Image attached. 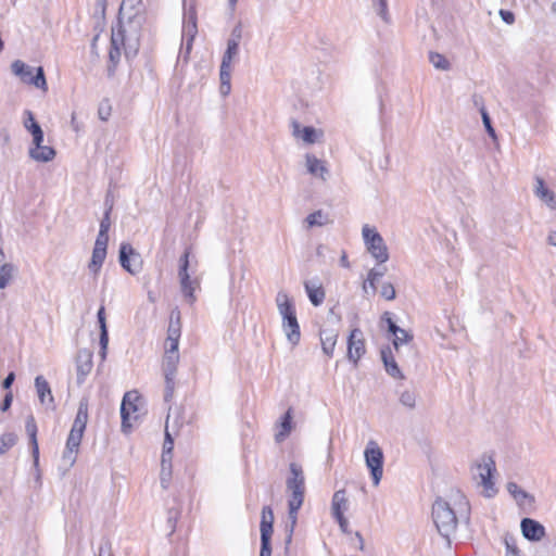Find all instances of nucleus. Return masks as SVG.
Instances as JSON below:
<instances>
[{
  "label": "nucleus",
  "mask_w": 556,
  "mask_h": 556,
  "mask_svg": "<svg viewBox=\"0 0 556 556\" xmlns=\"http://www.w3.org/2000/svg\"><path fill=\"white\" fill-rule=\"evenodd\" d=\"M12 402H13V394L11 391H9L4 394L3 400L0 403V410L7 412L11 407Z\"/></svg>",
  "instance_id": "obj_59"
},
{
  "label": "nucleus",
  "mask_w": 556,
  "mask_h": 556,
  "mask_svg": "<svg viewBox=\"0 0 556 556\" xmlns=\"http://www.w3.org/2000/svg\"><path fill=\"white\" fill-rule=\"evenodd\" d=\"M393 337L394 338L392 340V344L396 351L399 350L400 345L413 341L414 338L412 333L403 328L401 331L396 332V334H393Z\"/></svg>",
  "instance_id": "obj_42"
},
{
  "label": "nucleus",
  "mask_w": 556,
  "mask_h": 556,
  "mask_svg": "<svg viewBox=\"0 0 556 556\" xmlns=\"http://www.w3.org/2000/svg\"><path fill=\"white\" fill-rule=\"evenodd\" d=\"M304 288L306 294L314 306H319L325 300V290L320 283L305 281Z\"/></svg>",
  "instance_id": "obj_27"
},
{
  "label": "nucleus",
  "mask_w": 556,
  "mask_h": 556,
  "mask_svg": "<svg viewBox=\"0 0 556 556\" xmlns=\"http://www.w3.org/2000/svg\"><path fill=\"white\" fill-rule=\"evenodd\" d=\"M105 257L106 250L93 247L91 261L88 264V268L94 276H97L100 273V269L103 265Z\"/></svg>",
  "instance_id": "obj_34"
},
{
  "label": "nucleus",
  "mask_w": 556,
  "mask_h": 556,
  "mask_svg": "<svg viewBox=\"0 0 556 556\" xmlns=\"http://www.w3.org/2000/svg\"><path fill=\"white\" fill-rule=\"evenodd\" d=\"M191 247H187L178 261V278L180 283V291L185 300L192 305L197 301L194 291L195 288L200 287V281L198 278L191 279V275L189 273V268L191 267Z\"/></svg>",
  "instance_id": "obj_5"
},
{
  "label": "nucleus",
  "mask_w": 556,
  "mask_h": 556,
  "mask_svg": "<svg viewBox=\"0 0 556 556\" xmlns=\"http://www.w3.org/2000/svg\"><path fill=\"white\" fill-rule=\"evenodd\" d=\"M535 182V195L545 202L551 208H556L555 193L546 187L544 179L540 176H536Z\"/></svg>",
  "instance_id": "obj_23"
},
{
  "label": "nucleus",
  "mask_w": 556,
  "mask_h": 556,
  "mask_svg": "<svg viewBox=\"0 0 556 556\" xmlns=\"http://www.w3.org/2000/svg\"><path fill=\"white\" fill-rule=\"evenodd\" d=\"M31 136H33V144H34L33 148H40V146H43L42 143L45 140V134H43L42 128H40L36 131H33Z\"/></svg>",
  "instance_id": "obj_56"
},
{
  "label": "nucleus",
  "mask_w": 556,
  "mask_h": 556,
  "mask_svg": "<svg viewBox=\"0 0 556 556\" xmlns=\"http://www.w3.org/2000/svg\"><path fill=\"white\" fill-rule=\"evenodd\" d=\"M142 397L138 391L132 390L125 393L121 404L122 430L127 433L131 429L130 419L137 420L139 417V404Z\"/></svg>",
  "instance_id": "obj_9"
},
{
  "label": "nucleus",
  "mask_w": 556,
  "mask_h": 556,
  "mask_svg": "<svg viewBox=\"0 0 556 556\" xmlns=\"http://www.w3.org/2000/svg\"><path fill=\"white\" fill-rule=\"evenodd\" d=\"M25 119H24V127L31 134L33 131H36L41 128V126L38 124V122L35 119V116L31 111L26 110L25 111Z\"/></svg>",
  "instance_id": "obj_47"
},
{
  "label": "nucleus",
  "mask_w": 556,
  "mask_h": 556,
  "mask_svg": "<svg viewBox=\"0 0 556 556\" xmlns=\"http://www.w3.org/2000/svg\"><path fill=\"white\" fill-rule=\"evenodd\" d=\"M99 556H113V554L111 552V543L109 541H106L100 545Z\"/></svg>",
  "instance_id": "obj_64"
},
{
  "label": "nucleus",
  "mask_w": 556,
  "mask_h": 556,
  "mask_svg": "<svg viewBox=\"0 0 556 556\" xmlns=\"http://www.w3.org/2000/svg\"><path fill=\"white\" fill-rule=\"evenodd\" d=\"M108 243H109V231H103V230L99 229V233L97 236L94 247L102 248V249L106 250Z\"/></svg>",
  "instance_id": "obj_52"
},
{
  "label": "nucleus",
  "mask_w": 556,
  "mask_h": 556,
  "mask_svg": "<svg viewBox=\"0 0 556 556\" xmlns=\"http://www.w3.org/2000/svg\"><path fill=\"white\" fill-rule=\"evenodd\" d=\"M11 142V136L5 127L0 128V147L5 148Z\"/></svg>",
  "instance_id": "obj_61"
},
{
  "label": "nucleus",
  "mask_w": 556,
  "mask_h": 556,
  "mask_svg": "<svg viewBox=\"0 0 556 556\" xmlns=\"http://www.w3.org/2000/svg\"><path fill=\"white\" fill-rule=\"evenodd\" d=\"M197 11L193 7H190L185 11L184 23H182V36H197Z\"/></svg>",
  "instance_id": "obj_26"
},
{
  "label": "nucleus",
  "mask_w": 556,
  "mask_h": 556,
  "mask_svg": "<svg viewBox=\"0 0 556 556\" xmlns=\"http://www.w3.org/2000/svg\"><path fill=\"white\" fill-rule=\"evenodd\" d=\"M260 556H271V536H268L267 531L261 534Z\"/></svg>",
  "instance_id": "obj_48"
},
{
  "label": "nucleus",
  "mask_w": 556,
  "mask_h": 556,
  "mask_svg": "<svg viewBox=\"0 0 556 556\" xmlns=\"http://www.w3.org/2000/svg\"><path fill=\"white\" fill-rule=\"evenodd\" d=\"M290 476L286 480L287 490L290 492L288 498V515L290 519V528L286 538V544H290L292 534L298 520V513L301 509L305 495V477L303 468L298 463H290Z\"/></svg>",
  "instance_id": "obj_1"
},
{
  "label": "nucleus",
  "mask_w": 556,
  "mask_h": 556,
  "mask_svg": "<svg viewBox=\"0 0 556 556\" xmlns=\"http://www.w3.org/2000/svg\"><path fill=\"white\" fill-rule=\"evenodd\" d=\"M28 153L33 160H35L37 162H42V163L52 161L56 155L55 149L50 146H40V148H30Z\"/></svg>",
  "instance_id": "obj_29"
},
{
  "label": "nucleus",
  "mask_w": 556,
  "mask_h": 556,
  "mask_svg": "<svg viewBox=\"0 0 556 556\" xmlns=\"http://www.w3.org/2000/svg\"><path fill=\"white\" fill-rule=\"evenodd\" d=\"M239 45V42L227 40V48L223 54L222 61L231 64L233 58L238 55Z\"/></svg>",
  "instance_id": "obj_40"
},
{
  "label": "nucleus",
  "mask_w": 556,
  "mask_h": 556,
  "mask_svg": "<svg viewBox=\"0 0 556 556\" xmlns=\"http://www.w3.org/2000/svg\"><path fill=\"white\" fill-rule=\"evenodd\" d=\"M111 227V206L104 211L103 217L100 222V230L109 231Z\"/></svg>",
  "instance_id": "obj_55"
},
{
  "label": "nucleus",
  "mask_w": 556,
  "mask_h": 556,
  "mask_svg": "<svg viewBox=\"0 0 556 556\" xmlns=\"http://www.w3.org/2000/svg\"><path fill=\"white\" fill-rule=\"evenodd\" d=\"M380 355L387 374L394 379H404V375L393 356L390 345L382 346Z\"/></svg>",
  "instance_id": "obj_19"
},
{
  "label": "nucleus",
  "mask_w": 556,
  "mask_h": 556,
  "mask_svg": "<svg viewBox=\"0 0 556 556\" xmlns=\"http://www.w3.org/2000/svg\"><path fill=\"white\" fill-rule=\"evenodd\" d=\"M15 372L14 371H10L7 377L2 380L1 382V387L3 390H10L12 384L14 383L15 381Z\"/></svg>",
  "instance_id": "obj_62"
},
{
  "label": "nucleus",
  "mask_w": 556,
  "mask_h": 556,
  "mask_svg": "<svg viewBox=\"0 0 556 556\" xmlns=\"http://www.w3.org/2000/svg\"><path fill=\"white\" fill-rule=\"evenodd\" d=\"M181 336V324L176 321L169 323L167 328V337H180Z\"/></svg>",
  "instance_id": "obj_58"
},
{
  "label": "nucleus",
  "mask_w": 556,
  "mask_h": 556,
  "mask_svg": "<svg viewBox=\"0 0 556 556\" xmlns=\"http://www.w3.org/2000/svg\"><path fill=\"white\" fill-rule=\"evenodd\" d=\"M500 16L503 20V22L508 25H511L515 22V14L513 11L501 9Z\"/></svg>",
  "instance_id": "obj_60"
},
{
  "label": "nucleus",
  "mask_w": 556,
  "mask_h": 556,
  "mask_svg": "<svg viewBox=\"0 0 556 556\" xmlns=\"http://www.w3.org/2000/svg\"><path fill=\"white\" fill-rule=\"evenodd\" d=\"M432 519L440 535L450 542V536L457 529L458 519L451 505L441 497L432 505Z\"/></svg>",
  "instance_id": "obj_4"
},
{
  "label": "nucleus",
  "mask_w": 556,
  "mask_h": 556,
  "mask_svg": "<svg viewBox=\"0 0 556 556\" xmlns=\"http://www.w3.org/2000/svg\"><path fill=\"white\" fill-rule=\"evenodd\" d=\"M429 61L431 64L441 71H448L451 68L450 61L441 53L439 52H430L429 53Z\"/></svg>",
  "instance_id": "obj_36"
},
{
  "label": "nucleus",
  "mask_w": 556,
  "mask_h": 556,
  "mask_svg": "<svg viewBox=\"0 0 556 556\" xmlns=\"http://www.w3.org/2000/svg\"><path fill=\"white\" fill-rule=\"evenodd\" d=\"M348 358L350 362L357 366L359 359L366 353V343L364 339L363 331L359 328H354L351 330L348 337Z\"/></svg>",
  "instance_id": "obj_13"
},
{
  "label": "nucleus",
  "mask_w": 556,
  "mask_h": 556,
  "mask_svg": "<svg viewBox=\"0 0 556 556\" xmlns=\"http://www.w3.org/2000/svg\"><path fill=\"white\" fill-rule=\"evenodd\" d=\"M180 337H167L166 338V352L178 353Z\"/></svg>",
  "instance_id": "obj_54"
},
{
  "label": "nucleus",
  "mask_w": 556,
  "mask_h": 556,
  "mask_svg": "<svg viewBox=\"0 0 556 556\" xmlns=\"http://www.w3.org/2000/svg\"><path fill=\"white\" fill-rule=\"evenodd\" d=\"M15 271L16 267L11 263H4L0 266V290L9 285Z\"/></svg>",
  "instance_id": "obj_35"
},
{
  "label": "nucleus",
  "mask_w": 556,
  "mask_h": 556,
  "mask_svg": "<svg viewBox=\"0 0 556 556\" xmlns=\"http://www.w3.org/2000/svg\"><path fill=\"white\" fill-rule=\"evenodd\" d=\"M506 489L508 493L517 501V503L521 504L523 503L525 498L530 497V495L519 488V485L516 482L509 481L506 484Z\"/></svg>",
  "instance_id": "obj_39"
},
{
  "label": "nucleus",
  "mask_w": 556,
  "mask_h": 556,
  "mask_svg": "<svg viewBox=\"0 0 556 556\" xmlns=\"http://www.w3.org/2000/svg\"><path fill=\"white\" fill-rule=\"evenodd\" d=\"M282 329L286 333L288 342L292 346L298 345L301 339V331L296 314L282 319Z\"/></svg>",
  "instance_id": "obj_22"
},
{
  "label": "nucleus",
  "mask_w": 556,
  "mask_h": 556,
  "mask_svg": "<svg viewBox=\"0 0 556 556\" xmlns=\"http://www.w3.org/2000/svg\"><path fill=\"white\" fill-rule=\"evenodd\" d=\"M290 125L294 137L302 138L306 143H314L316 141V129L313 126H304L301 128L296 119H291Z\"/></svg>",
  "instance_id": "obj_24"
},
{
  "label": "nucleus",
  "mask_w": 556,
  "mask_h": 556,
  "mask_svg": "<svg viewBox=\"0 0 556 556\" xmlns=\"http://www.w3.org/2000/svg\"><path fill=\"white\" fill-rule=\"evenodd\" d=\"M274 511L271 506L265 505L262 508V518H261V525L260 530L261 534H263L265 531H267L268 536L273 535L274 532Z\"/></svg>",
  "instance_id": "obj_30"
},
{
  "label": "nucleus",
  "mask_w": 556,
  "mask_h": 556,
  "mask_svg": "<svg viewBox=\"0 0 556 556\" xmlns=\"http://www.w3.org/2000/svg\"><path fill=\"white\" fill-rule=\"evenodd\" d=\"M339 336L338 328H321L319 330V338L323 352L328 356H333L334 346Z\"/></svg>",
  "instance_id": "obj_21"
},
{
  "label": "nucleus",
  "mask_w": 556,
  "mask_h": 556,
  "mask_svg": "<svg viewBox=\"0 0 556 556\" xmlns=\"http://www.w3.org/2000/svg\"><path fill=\"white\" fill-rule=\"evenodd\" d=\"M92 352L83 349L79 350L76 357V371H77V384L81 386L86 377L90 374L92 369Z\"/></svg>",
  "instance_id": "obj_15"
},
{
  "label": "nucleus",
  "mask_w": 556,
  "mask_h": 556,
  "mask_svg": "<svg viewBox=\"0 0 556 556\" xmlns=\"http://www.w3.org/2000/svg\"><path fill=\"white\" fill-rule=\"evenodd\" d=\"M416 399L417 393L415 391L405 390L400 394V403L409 409L415 408Z\"/></svg>",
  "instance_id": "obj_41"
},
{
  "label": "nucleus",
  "mask_w": 556,
  "mask_h": 556,
  "mask_svg": "<svg viewBox=\"0 0 556 556\" xmlns=\"http://www.w3.org/2000/svg\"><path fill=\"white\" fill-rule=\"evenodd\" d=\"M179 510L175 509V508H170L168 509V514H167V523L170 528V532L173 533L175 530H176V522H177V519L179 517Z\"/></svg>",
  "instance_id": "obj_53"
},
{
  "label": "nucleus",
  "mask_w": 556,
  "mask_h": 556,
  "mask_svg": "<svg viewBox=\"0 0 556 556\" xmlns=\"http://www.w3.org/2000/svg\"><path fill=\"white\" fill-rule=\"evenodd\" d=\"M480 112H481L482 122H483V125L485 127V130H486L488 135L491 138L496 139V132H495L494 127L492 126V121H491L490 115L488 114V112L485 111L484 108H482L480 110Z\"/></svg>",
  "instance_id": "obj_49"
},
{
  "label": "nucleus",
  "mask_w": 556,
  "mask_h": 556,
  "mask_svg": "<svg viewBox=\"0 0 556 556\" xmlns=\"http://www.w3.org/2000/svg\"><path fill=\"white\" fill-rule=\"evenodd\" d=\"M242 38V25L241 23H238L231 30L230 37L228 40L239 42Z\"/></svg>",
  "instance_id": "obj_57"
},
{
  "label": "nucleus",
  "mask_w": 556,
  "mask_h": 556,
  "mask_svg": "<svg viewBox=\"0 0 556 556\" xmlns=\"http://www.w3.org/2000/svg\"><path fill=\"white\" fill-rule=\"evenodd\" d=\"M363 239L367 251L377 261L378 264H383L389 260L388 247L382 236L368 225H364L362 229Z\"/></svg>",
  "instance_id": "obj_7"
},
{
  "label": "nucleus",
  "mask_w": 556,
  "mask_h": 556,
  "mask_svg": "<svg viewBox=\"0 0 556 556\" xmlns=\"http://www.w3.org/2000/svg\"><path fill=\"white\" fill-rule=\"evenodd\" d=\"M25 430L29 438V447H30L31 456L34 458V466L38 467V465H39V445H38V441H37L38 428H37L35 417L33 415H29L26 418Z\"/></svg>",
  "instance_id": "obj_18"
},
{
  "label": "nucleus",
  "mask_w": 556,
  "mask_h": 556,
  "mask_svg": "<svg viewBox=\"0 0 556 556\" xmlns=\"http://www.w3.org/2000/svg\"><path fill=\"white\" fill-rule=\"evenodd\" d=\"M118 262L123 269L130 275H137L142 269V257L128 242H122L118 251Z\"/></svg>",
  "instance_id": "obj_11"
},
{
  "label": "nucleus",
  "mask_w": 556,
  "mask_h": 556,
  "mask_svg": "<svg viewBox=\"0 0 556 556\" xmlns=\"http://www.w3.org/2000/svg\"><path fill=\"white\" fill-rule=\"evenodd\" d=\"M108 0H96L93 16L98 20H105Z\"/></svg>",
  "instance_id": "obj_50"
},
{
  "label": "nucleus",
  "mask_w": 556,
  "mask_h": 556,
  "mask_svg": "<svg viewBox=\"0 0 556 556\" xmlns=\"http://www.w3.org/2000/svg\"><path fill=\"white\" fill-rule=\"evenodd\" d=\"M172 479V464H161L160 482L161 486L166 490Z\"/></svg>",
  "instance_id": "obj_45"
},
{
  "label": "nucleus",
  "mask_w": 556,
  "mask_h": 556,
  "mask_svg": "<svg viewBox=\"0 0 556 556\" xmlns=\"http://www.w3.org/2000/svg\"><path fill=\"white\" fill-rule=\"evenodd\" d=\"M522 535L530 542H538L545 536V528L538 520L526 517L520 522Z\"/></svg>",
  "instance_id": "obj_16"
},
{
  "label": "nucleus",
  "mask_w": 556,
  "mask_h": 556,
  "mask_svg": "<svg viewBox=\"0 0 556 556\" xmlns=\"http://www.w3.org/2000/svg\"><path fill=\"white\" fill-rule=\"evenodd\" d=\"M381 323H384L387 325V330L391 336L396 334V332L401 331L402 329L393 320V314L390 312H384L381 315Z\"/></svg>",
  "instance_id": "obj_44"
},
{
  "label": "nucleus",
  "mask_w": 556,
  "mask_h": 556,
  "mask_svg": "<svg viewBox=\"0 0 556 556\" xmlns=\"http://www.w3.org/2000/svg\"><path fill=\"white\" fill-rule=\"evenodd\" d=\"M219 92L223 97H227L231 90V64L223 62L220 63L219 68Z\"/></svg>",
  "instance_id": "obj_28"
},
{
  "label": "nucleus",
  "mask_w": 556,
  "mask_h": 556,
  "mask_svg": "<svg viewBox=\"0 0 556 556\" xmlns=\"http://www.w3.org/2000/svg\"><path fill=\"white\" fill-rule=\"evenodd\" d=\"M276 304L282 319L296 314L293 301L282 291L277 293Z\"/></svg>",
  "instance_id": "obj_25"
},
{
  "label": "nucleus",
  "mask_w": 556,
  "mask_h": 556,
  "mask_svg": "<svg viewBox=\"0 0 556 556\" xmlns=\"http://www.w3.org/2000/svg\"><path fill=\"white\" fill-rule=\"evenodd\" d=\"M380 293L381 296L388 301H392L396 296L394 286L391 282H384L381 287Z\"/></svg>",
  "instance_id": "obj_51"
},
{
  "label": "nucleus",
  "mask_w": 556,
  "mask_h": 556,
  "mask_svg": "<svg viewBox=\"0 0 556 556\" xmlns=\"http://www.w3.org/2000/svg\"><path fill=\"white\" fill-rule=\"evenodd\" d=\"M35 388L40 403L54 410L56 408L54 397L50 384L43 376L39 375L35 378Z\"/></svg>",
  "instance_id": "obj_17"
},
{
  "label": "nucleus",
  "mask_w": 556,
  "mask_h": 556,
  "mask_svg": "<svg viewBox=\"0 0 556 556\" xmlns=\"http://www.w3.org/2000/svg\"><path fill=\"white\" fill-rule=\"evenodd\" d=\"M292 430V408H289L280 418V430L276 433L277 442L283 441Z\"/></svg>",
  "instance_id": "obj_33"
},
{
  "label": "nucleus",
  "mask_w": 556,
  "mask_h": 556,
  "mask_svg": "<svg viewBox=\"0 0 556 556\" xmlns=\"http://www.w3.org/2000/svg\"><path fill=\"white\" fill-rule=\"evenodd\" d=\"M305 159L308 173L314 176H318L321 179H325L324 175L328 173V169L326 168L324 163L320 160H318L315 155L308 153L306 154Z\"/></svg>",
  "instance_id": "obj_31"
},
{
  "label": "nucleus",
  "mask_w": 556,
  "mask_h": 556,
  "mask_svg": "<svg viewBox=\"0 0 556 556\" xmlns=\"http://www.w3.org/2000/svg\"><path fill=\"white\" fill-rule=\"evenodd\" d=\"M372 5L376 9L377 14L381 17V20L386 24L391 23V16L388 10V1L387 0H371Z\"/></svg>",
  "instance_id": "obj_38"
},
{
  "label": "nucleus",
  "mask_w": 556,
  "mask_h": 556,
  "mask_svg": "<svg viewBox=\"0 0 556 556\" xmlns=\"http://www.w3.org/2000/svg\"><path fill=\"white\" fill-rule=\"evenodd\" d=\"M88 422V400L83 397L79 401L78 409L71 431L68 433L62 458L72 467L76 463L77 453L81 443L84 432Z\"/></svg>",
  "instance_id": "obj_2"
},
{
  "label": "nucleus",
  "mask_w": 556,
  "mask_h": 556,
  "mask_svg": "<svg viewBox=\"0 0 556 556\" xmlns=\"http://www.w3.org/2000/svg\"><path fill=\"white\" fill-rule=\"evenodd\" d=\"M345 494L346 492L344 489L334 492L331 501L332 516L344 514V510L348 508V498Z\"/></svg>",
  "instance_id": "obj_32"
},
{
  "label": "nucleus",
  "mask_w": 556,
  "mask_h": 556,
  "mask_svg": "<svg viewBox=\"0 0 556 556\" xmlns=\"http://www.w3.org/2000/svg\"><path fill=\"white\" fill-rule=\"evenodd\" d=\"M17 442V435L14 432H4L0 437V455H4Z\"/></svg>",
  "instance_id": "obj_37"
},
{
  "label": "nucleus",
  "mask_w": 556,
  "mask_h": 556,
  "mask_svg": "<svg viewBox=\"0 0 556 556\" xmlns=\"http://www.w3.org/2000/svg\"><path fill=\"white\" fill-rule=\"evenodd\" d=\"M179 362V354L173 352H166L163 362V371L165 377V391L164 401L169 402L174 395L175 389V376L177 372V365Z\"/></svg>",
  "instance_id": "obj_12"
},
{
  "label": "nucleus",
  "mask_w": 556,
  "mask_h": 556,
  "mask_svg": "<svg viewBox=\"0 0 556 556\" xmlns=\"http://www.w3.org/2000/svg\"><path fill=\"white\" fill-rule=\"evenodd\" d=\"M482 462L477 464L479 470L480 484L484 489V496L493 497L497 493L494 482L492 481L493 473L496 471L495 460L492 455H482Z\"/></svg>",
  "instance_id": "obj_10"
},
{
  "label": "nucleus",
  "mask_w": 556,
  "mask_h": 556,
  "mask_svg": "<svg viewBox=\"0 0 556 556\" xmlns=\"http://www.w3.org/2000/svg\"><path fill=\"white\" fill-rule=\"evenodd\" d=\"M122 14L127 15L128 39L136 43L134 54L138 51V42L141 37L142 26L146 23V9L142 0H123L118 10L117 26L122 22Z\"/></svg>",
  "instance_id": "obj_3"
},
{
  "label": "nucleus",
  "mask_w": 556,
  "mask_h": 556,
  "mask_svg": "<svg viewBox=\"0 0 556 556\" xmlns=\"http://www.w3.org/2000/svg\"><path fill=\"white\" fill-rule=\"evenodd\" d=\"M112 112V106L109 99H103L98 106V116L101 121L106 122Z\"/></svg>",
  "instance_id": "obj_46"
},
{
  "label": "nucleus",
  "mask_w": 556,
  "mask_h": 556,
  "mask_svg": "<svg viewBox=\"0 0 556 556\" xmlns=\"http://www.w3.org/2000/svg\"><path fill=\"white\" fill-rule=\"evenodd\" d=\"M366 466L369 469L374 485H378L383 473V452L378 443L370 440L364 451Z\"/></svg>",
  "instance_id": "obj_8"
},
{
  "label": "nucleus",
  "mask_w": 556,
  "mask_h": 556,
  "mask_svg": "<svg viewBox=\"0 0 556 556\" xmlns=\"http://www.w3.org/2000/svg\"><path fill=\"white\" fill-rule=\"evenodd\" d=\"M11 70L12 73L17 76L22 83L33 85L43 91L48 90L47 79L42 66L34 68L21 60H15L11 64Z\"/></svg>",
  "instance_id": "obj_6"
},
{
  "label": "nucleus",
  "mask_w": 556,
  "mask_h": 556,
  "mask_svg": "<svg viewBox=\"0 0 556 556\" xmlns=\"http://www.w3.org/2000/svg\"><path fill=\"white\" fill-rule=\"evenodd\" d=\"M326 215L321 210L315 211L307 215L306 223L308 227L323 226L326 223Z\"/></svg>",
  "instance_id": "obj_43"
},
{
  "label": "nucleus",
  "mask_w": 556,
  "mask_h": 556,
  "mask_svg": "<svg viewBox=\"0 0 556 556\" xmlns=\"http://www.w3.org/2000/svg\"><path fill=\"white\" fill-rule=\"evenodd\" d=\"M97 321L100 329V336H99V344H100V355L102 358H105L108 345H109V329L106 325V317H105V307L101 305L97 313Z\"/></svg>",
  "instance_id": "obj_20"
},
{
  "label": "nucleus",
  "mask_w": 556,
  "mask_h": 556,
  "mask_svg": "<svg viewBox=\"0 0 556 556\" xmlns=\"http://www.w3.org/2000/svg\"><path fill=\"white\" fill-rule=\"evenodd\" d=\"M126 41H131L128 39V31L124 26L123 22L119 21V25L117 29L112 30L111 36V46L109 51V63L118 64L121 60V49L125 47Z\"/></svg>",
  "instance_id": "obj_14"
},
{
  "label": "nucleus",
  "mask_w": 556,
  "mask_h": 556,
  "mask_svg": "<svg viewBox=\"0 0 556 556\" xmlns=\"http://www.w3.org/2000/svg\"><path fill=\"white\" fill-rule=\"evenodd\" d=\"M173 450H174V440H173L172 435L169 434V432L166 430L165 439H164V443H163V451H165L166 454H168L169 452H173Z\"/></svg>",
  "instance_id": "obj_63"
}]
</instances>
